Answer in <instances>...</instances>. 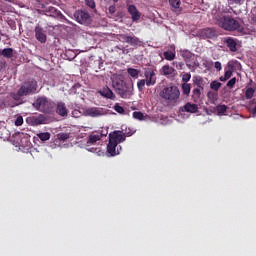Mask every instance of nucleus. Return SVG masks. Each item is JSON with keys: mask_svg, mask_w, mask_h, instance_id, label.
<instances>
[{"mask_svg": "<svg viewBox=\"0 0 256 256\" xmlns=\"http://www.w3.org/2000/svg\"><path fill=\"white\" fill-rule=\"evenodd\" d=\"M182 57L189 69H191V64H189V61H191V57H193V54L189 50H183L182 51Z\"/></svg>", "mask_w": 256, "mask_h": 256, "instance_id": "25", "label": "nucleus"}, {"mask_svg": "<svg viewBox=\"0 0 256 256\" xmlns=\"http://www.w3.org/2000/svg\"><path fill=\"white\" fill-rule=\"evenodd\" d=\"M224 77H226L227 80L231 79V77H233V71L226 69L224 73Z\"/></svg>", "mask_w": 256, "mask_h": 256, "instance_id": "44", "label": "nucleus"}, {"mask_svg": "<svg viewBox=\"0 0 256 256\" xmlns=\"http://www.w3.org/2000/svg\"><path fill=\"white\" fill-rule=\"evenodd\" d=\"M253 95H255V90L249 87L245 92L246 99H253Z\"/></svg>", "mask_w": 256, "mask_h": 256, "instance_id": "34", "label": "nucleus"}, {"mask_svg": "<svg viewBox=\"0 0 256 256\" xmlns=\"http://www.w3.org/2000/svg\"><path fill=\"white\" fill-rule=\"evenodd\" d=\"M37 137L40 139V141H49L51 139V133L41 132L37 134Z\"/></svg>", "mask_w": 256, "mask_h": 256, "instance_id": "28", "label": "nucleus"}, {"mask_svg": "<svg viewBox=\"0 0 256 256\" xmlns=\"http://www.w3.org/2000/svg\"><path fill=\"white\" fill-rule=\"evenodd\" d=\"M74 19L80 25H91V14L85 10H77L74 13Z\"/></svg>", "mask_w": 256, "mask_h": 256, "instance_id": "8", "label": "nucleus"}, {"mask_svg": "<svg viewBox=\"0 0 256 256\" xmlns=\"http://www.w3.org/2000/svg\"><path fill=\"white\" fill-rule=\"evenodd\" d=\"M49 11H50L51 13H57V8H55V7H49Z\"/></svg>", "mask_w": 256, "mask_h": 256, "instance_id": "50", "label": "nucleus"}, {"mask_svg": "<svg viewBox=\"0 0 256 256\" xmlns=\"http://www.w3.org/2000/svg\"><path fill=\"white\" fill-rule=\"evenodd\" d=\"M36 111H40V113H46L51 115L53 113V109L55 107V103L49 101L47 97H39L36 101L32 104Z\"/></svg>", "mask_w": 256, "mask_h": 256, "instance_id": "4", "label": "nucleus"}, {"mask_svg": "<svg viewBox=\"0 0 256 256\" xmlns=\"http://www.w3.org/2000/svg\"><path fill=\"white\" fill-rule=\"evenodd\" d=\"M57 139L59 141H67V139H69V133H59Z\"/></svg>", "mask_w": 256, "mask_h": 256, "instance_id": "38", "label": "nucleus"}, {"mask_svg": "<svg viewBox=\"0 0 256 256\" xmlns=\"http://www.w3.org/2000/svg\"><path fill=\"white\" fill-rule=\"evenodd\" d=\"M56 113L60 115V117H67L69 110H67V106L64 102H58L56 105Z\"/></svg>", "mask_w": 256, "mask_h": 256, "instance_id": "18", "label": "nucleus"}, {"mask_svg": "<svg viewBox=\"0 0 256 256\" xmlns=\"http://www.w3.org/2000/svg\"><path fill=\"white\" fill-rule=\"evenodd\" d=\"M4 123H5V122H1V121H0V133H1V131H3V129H5V126H3Z\"/></svg>", "mask_w": 256, "mask_h": 256, "instance_id": "51", "label": "nucleus"}, {"mask_svg": "<svg viewBox=\"0 0 256 256\" xmlns=\"http://www.w3.org/2000/svg\"><path fill=\"white\" fill-rule=\"evenodd\" d=\"M237 65H241L239 63V61H237V60L229 61L228 64H227L228 71L234 72L235 69H237Z\"/></svg>", "mask_w": 256, "mask_h": 256, "instance_id": "29", "label": "nucleus"}, {"mask_svg": "<svg viewBox=\"0 0 256 256\" xmlns=\"http://www.w3.org/2000/svg\"><path fill=\"white\" fill-rule=\"evenodd\" d=\"M159 97L167 103L168 107H176L181 99V90L178 86L170 84L159 92Z\"/></svg>", "mask_w": 256, "mask_h": 256, "instance_id": "1", "label": "nucleus"}, {"mask_svg": "<svg viewBox=\"0 0 256 256\" xmlns=\"http://www.w3.org/2000/svg\"><path fill=\"white\" fill-rule=\"evenodd\" d=\"M85 4L87 7H90V9H95L96 7L95 0H85Z\"/></svg>", "mask_w": 256, "mask_h": 256, "instance_id": "42", "label": "nucleus"}, {"mask_svg": "<svg viewBox=\"0 0 256 256\" xmlns=\"http://www.w3.org/2000/svg\"><path fill=\"white\" fill-rule=\"evenodd\" d=\"M14 125H16V127H21V125H23V116H17Z\"/></svg>", "mask_w": 256, "mask_h": 256, "instance_id": "40", "label": "nucleus"}, {"mask_svg": "<svg viewBox=\"0 0 256 256\" xmlns=\"http://www.w3.org/2000/svg\"><path fill=\"white\" fill-rule=\"evenodd\" d=\"M182 93L184 95H189L191 93V84L183 83L182 84Z\"/></svg>", "mask_w": 256, "mask_h": 256, "instance_id": "32", "label": "nucleus"}, {"mask_svg": "<svg viewBox=\"0 0 256 256\" xmlns=\"http://www.w3.org/2000/svg\"><path fill=\"white\" fill-rule=\"evenodd\" d=\"M192 81L194 86L197 87L192 91V99L194 103H199L201 101V91L205 89V80L201 76H193Z\"/></svg>", "mask_w": 256, "mask_h": 256, "instance_id": "5", "label": "nucleus"}, {"mask_svg": "<svg viewBox=\"0 0 256 256\" xmlns=\"http://www.w3.org/2000/svg\"><path fill=\"white\" fill-rule=\"evenodd\" d=\"M216 25H218V27H221V29H224V31H238L239 33L243 31V26L241 25V23L229 16H224L220 18L218 22H216Z\"/></svg>", "mask_w": 256, "mask_h": 256, "instance_id": "3", "label": "nucleus"}, {"mask_svg": "<svg viewBox=\"0 0 256 256\" xmlns=\"http://www.w3.org/2000/svg\"><path fill=\"white\" fill-rule=\"evenodd\" d=\"M38 88L39 84L37 83V81L35 79H31L24 82L19 89L20 91H22L25 97H28V95H35Z\"/></svg>", "mask_w": 256, "mask_h": 256, "instance_id": "6", "label": "nucleus"}, {"mask_svg": "<svg viewBox=\"0 0 256 256\" xmlns=\"http://www.w3.org/2000/svg\"><path fill=\"white\" fill-rule=\"evenodd\" d=\"M145 83H147L145 79H141L137 82L138 91H143V89H145Z\"/></svg>", "mask_w": 256, "mask_h": 256, "instance_id": "36", "label": "nucleus"}, {"mask_svg": "<svg viewBox=\"0 0 256 256\" xmlns=\"http://www.w3.org/2000/svg\"><path fill=\"white\" fill-rule=\"evenodd\" d=\"M175 73V68L171 67L169 64L164 65L161 69V74L165 77H169V75H173Z\"/></svg>", "mask_w": 256, "mask_h": 256, "instance_id": "24", "label": "nucleus"}, {"mask_svg": "<svg viewBox=\"0 0 256 256\" xmlns=\"http://www.w3.org/2000/svg\"><path fill=\"white\" fill-rule=\"evenodd\" d=\"M235 83H237V78H231L228 82H227V87H229V89H233V87H235Z\"/></svg>", "mask_w": 256, "mask_h": 256, "instance_id": "39", "label": "nucleus"}, {"mask_svg": "<svg viewBox=\"0 0 256 256\" xmlns=\"http://www.w3.org/2000/svg\"><path fill=\"white\" fill-rule=\"evenodd\" d=\"M127 135H128L129 137H131V135H133V133H129V132H128Z\"/></svg>", "mask_w": 256, "mask_h": 256, "instance_id": "54", "label": "nucleus"}, {"mask_svg": "<svg viewBox=\"0 0 256 256\" xmlns=\"http://www.w3.org/2000/svg\"><path fill=\"white\" fill-rule=\"evenodd\" d=\"M133 117L134 119H138V121H143V119H145V115L143 114V112H133Z\"/></svg>", "mask_w": 256, "mask_h": 256, "instance_id": "35", "label": "nucleus"}, {"mask_svg": "<svg viewBox=\"0 0 256 256\" xmlns=\"http://www.w3.org/2000/svg\"><path fill=\"white\" fill-rule=\"evenodd\" d=\"M127 139V135L123 133V131H114L109 134V141H112L116 145H119V143H123Z\"/></svg>", "mask_w": 256, "mask_h": 256, "instance_id": "11", "label": "nucleus"}, {"mask_svg": "<svg viewBox=\"0 0 256 256\" xmlns=\"http://www.w3.org/2000/svg\"><path fill=\"white\" fill-rule=\"evenodd\" d=\"M23 141L26 142V146L29 147L31 145V142L29 140H27V138H24L21 140V145H23Z\"/></svg>", "mask_w": 256, "mask_h": 256, "instance_id": "49", "label": "nucleus"}, {"mask_svg": "<svg viewBox=\"0 0 256 256\" xmlns=\"http://www.w3.org/2000/svg\"><path fill=\"white\" fill-rule=\"evenodd\" d=\"M201 37H206V39H213V37L217 36V32L215 28H204L200 31Z\"/></svg>", "mask_w": 256, "mask_h": 256, "instance_id": "19", "label": "nucleus"}, {"mask_svg": "<svg viewBox=\"0 0 256 256\" xmlns=\"http://www.w3.org/2000/svg\"><path fill=\"white\" fill-rule=\"evenodd\" d=\"M252 21H253V23H256V15L252 16Z\"/></svg>", "mask_w": 256, "mask_h": 256, "instance_id": "53", "label": "nucleus"}, {"mask_svg": "<svg viewBox=\"0 0 256 256\" xmlns=\"http://www.w3.org/2000/svg\"><path fill=\"white\" fill-rule=\"evenodd\" d=\"M164 55V59H166V61H173L175 59V53L171 52V51H166L163 53Z\"/></svg>", "mask_w": 256, "mask_h": 256, "instance_id": "33", "label": "nucleus"}, {"mask_svg": "<svg viewBox=\"0 0 256 256\" xmlns=\"http://www.w3.org/2000/svg\"><path fill=\"white\" fill-rule=\"evenodd\" d=\"M184 111H186V113H197V111H199V106L188 102L184 105Z\"/></svg>", "mask_w": 256, "mask_h": 256, "instance_id": "22", "label": "nucleus"}, {"mask_svg": "<svg viewBox=\"0 0 256 256\" xmlns=\"http://www.w3.org/2000/svg\"><path fill=\"white\" fill-rule=\"evenodd\" d=\"M207 97H208V99H215V93H213V92H208V93H207Z\"/></svg>", "mask_w": 256, "mask_h": 256, "instance_id": "48", "label": "nucleus"}, {"mask_svg": "<svg viewBox=\"0 0 256 256\" xmlns=\"http://www.w3.org/2000/svg\"><path fill=\"white\" fill-rule=\"evenodd\" d=\"M168 3L174 11H183V8H181V0H168Z\"/></svg>", "mask_w": 256, "mask_h": 256, "instance_id": "23", "label": "nucleus"}, {"mask_svg": "<svg viewBox=\"0 0 256 256\" xmlns=\"http://www.w3.org/2000/svg\"><path fill=\"white\" fill-rule=\"evenodd\" d=\"M26 121L29 125H32V127H36L37 125H45V123H47V118L45 115L38 114L27 117Z\"/></svg>", "mask_w": 256, "mask_h": 256, "instance_id": "9", "label": "nucleus"}, {"mask_svg": "<svg viewBox=\"0 0 256 256\" xmlns=\"http://www.w3.org/2000/svg\"><path fill=\"white\" fill-rule=\"evenodd\" d=\"M118 37L122 43H128V45H131V47H142L143 45V41L139 39V37L135 36L134 34L132 35L119 34Z\"/></svg>", "mask_w": 256, "mask_h": 256, "instance_id": "7", "label": "nucleus"}, {"mask_svg": "<svg viewBox=\"0 0 256 256\" xmlns=\"http://www.w3.org/2000/svg\"><path fill=\"white\" fill-rule=\"evenodd\" d=\"M185 67V63L183 62H176V69L181 70Z\"/></svg>", "mask_w": 256, "mask_h": 256, "instance_id": "47", "label": "nucleus"}, {"mask_svg": "<svg viewBox=\"0 0 256 256\" xmlns=\"http://www.w3.org/2000/svg\"><path fill=\"white\" fill-rule=\"evenodd\" d=\"M214 67H215L216 71H221L223 69V67L221 66V62H219V61L214 63Z\"/></svg>", "mask_w": 256, "mask_h": 256, "instance_id": "46", "label": "nucleus"}, {"mask_svg": "<svg viewBox=\"0 0 256 256\" xmlns=\"http://www.w3.org/2000/svg\"><path fill=\"white\" fill-rule=\"evenodd\" d=\"M183 83H189L191 81V73H185L182 75Z\"/></svg>", "mask_w": 256, "mask_h": 256, "instance_id": "41", "label": "nucleus"}, {"mask_svg": "<svg viewBox=\"0 0 256 256\" xmlns=\"http://www.w3.org/2000/svg\"><path fill=\"white\" fill-rule=\"evenodd\" d=\"M0 55H1V51H0Z\"/></svg>", "mask_w": 256, "mask_h": 256, "instance_id": "56", "label": "nucleus"}, {"mask_svg": "<svg viewBox=\"0 0 256 256\" xmlns=\"http://www.w3.org/2000/svg\"><path fill=\"white\" fill-rule=\"evenodd\" d=\"M112 87L121 99H131V97H133V82H127L121 78H116L112 81Z\"/></svg>", "mask_w": 256, "mask_h": 256, "instance_id": "2", "label": "nucleus"}, {"mask_svg": "<svg viewBox=\"0 0 256 256\" xmlns=\"http://www.w3.org/2000/svg\"><path fill=\"white\" fill-rule=\"evenodd\" d=\"M224 43L226 44V46L228 47V49L232 52V53H236L237 51V39L228 37L224 40Z\"/></svg>", "mask_w": 256, "mask_h": 256, "instance_id": "20", "label": "nucleus"}, {"mask_svg": "<svg viewBox=\"0 0 256 256\" xmlns=\"http://www.w3.org/2000/svg\"><path fill=\"white\" fill-rule=\"evenodd\" d=\"M85 113L86 115H88V117H101L105 115L103 108H97V107L88 108L86 109Z\"/></svg>", "mask_w": 256, "mask_h": 256, "instance_id": "14", "label": "nucleus"}, {"mask_svg": "<svg viewBox=\"0 0 256 256\" xmlns=\"http://www.w3.org/2000/svg\"><path fill=\"white\" fill-rule=\"evenodd\" d=\"M227 109L228 107L225 104L216 106L218 115H225V113H227Z\"/></svg>", "mask_w": 256, "mask_h": 256, "instance_id": "30", "label": "nucleus"}, {"mask_svg": "<svg viewBox=\"0 0 256 256\" xmlns=\"http://www.w3.org/2000/svg\"><path fill=\"white\" fill-rule=\"evenodd\" d=\"M103 137H107V134L93 133L88 136L87 145H96L97 141H101Z\"/></svg>", "mask_w": 256, "mask_h": 256, "instance_id": "15", "label": "nucleus"}, {"mask_svg": "<svg viewBox=\"0 0 256 256\" xmlns=\"http://www.w3.org/2000/svg\"><path fill=\"white\" fill-rule=\"evenodd\" d=\"M35 38L39 41V43H47V34L45 30L40 25H36L35 29Z\"/></svg>", "mask_w": 256, "mask_h": 256, "instance_id": "12", "label": "nucleus"}, {"mask_svg": "<svg viewBox=\"0 0 256 256\" xmlns=\"http://www.w3.org/2000/svg\"><path fill=\"white\" fill-rule=\"evenodd\" d=\"M115 11H117V8L115 7V5L109 6V8H108V13H109L110 15H113V14L115 13Z\"/></svg>", "mask_w": 256, "mask_h": 256, "instance_id": "45", "label": "nucleus"}, {"mask_svg": "<svg viewBox=\"0 0 256 256\" xmlns=\"http://www.w3.org/2000/svg\"><path fill=\"white\" fill-rule=\"evenodd\" d=\"M229 5H242L245 0H227Z\"/></svg>", "mask_w": 256, "mask_h": 256, "instance_id": "43", "label": "nucleus"}, {"mask_svg": "<svg viewBox=\"0 0 256 256\" xmlns=\"http://www.w3.org/2000/svg\"><path fill=\"white\" fill-rule=\"evenodd\" d=\"M220 81L225 82V81H227V78L225 76H221Z\"/></svg>", "mask_w": 256, "mask_h": 256, "instance_id": "52", "label": "nucleus"}, {"mask_svg": "<svg viewBox=\"0 0 256 256\" xmlns=\"http://www.w3.org/2000/svg\"><path fill=\"white\" fill-rule=\"evenodd\" d=\"M0 34H1V30H0ZM0 41H1V36H0Z\"/></svg>", "mask_w": 256, "mask_h": 256, "instance_id": "55", "label": "nucleus"}, {"mask_svg": "<svg viewBox=\"0 0 256 256\" xmlns=\"http://www.w3.org/2000/svg\"><path fill=\"white\" fill-rule=\"evenodd\" d=\"M145 81L147 87H151L157 83V78L155 77V70L153 68H146L144 71Z\"/></svg>", "mask_w": 256, "mask_h": 256, "instance_id": "10", "label": "nucleus"}, {"mask_svg": "<svg viewBox=\"0 0 256 256\" xmlns=\"http://www.w3.org/2000/svg\"><path fill=\"white\" fill-rule=\"evenodd\" d=\"M10 97L16 101V103L14 105H12V107H15L17 105H21L23 103V99L22 97H25L24 94L22 93L21 89L19 88L17 92H12L10 93Z\"/></svg>", "mask_w": 256, "mask_h": 256, "instance_id": "17", "label": "nucleus"}, {"mask_svg": "<svg viewBox=\"0 0 256 256\" xmlns=\"http://www.w3.org/2000/svg\"><path fill=\"white\" fill-rule=\"evenodd\" d=\"M117 147H119V144H116V142L109 140V143L107 145V153H109L111 157H115L116 155H119L120 151H119V148Z\"/></svg>", "mask_w": 256, "mask_h": 256, "instance_id": "16", "label": "nucleus"}, {"mask_svg": "<svg viewBox=\"0 0 256 256\" xmlns=\"http://www.w3.org/2000/svg\"><path fill=\"white\" fill-rule=\"evenodd\" d=\"M114 111H116V113H120V115H124L125 114V108H123V106L116 104L114 106Z\"/></svg>", "mask_w": 256, "mask_h": 256, "instance_id": "37", "label": "nucleus"}, {"mask_svg": "<svg viewBox=\"0 0 256 256\" xmlns=\"http://www.w3.org/2000/svg\"><path fill=\"white\" fill-rule=\"evenodd\" d=\"M127 73L133 79H137L139 77V73H141V71H139L138 69H135V68H128Z\"/></svg>", "mask_w": 256, "mask_h": 256, "instance_id": "27", "label": "nucleus"}, {"mask_svg": "<svg viewBox=\"0 0 256 256\" xmlns=\"http://www.w3.org/2000/svg\"><path fill=\"white\" fill-rule=\"evenodd\" d=\"M100 95L102 97H105L106 99H115V94L113 93V90L110 89L109 87H104L100 91Z\"/></svg>", "mask_w": 256, "mask_h": 256, "instance_id": "21", "label": "nucleus"}, {"mask_svg": "<svg viewBox=\"0 0 256 256\" xmlns=\"http://www.w3.org/2000/svg\"><path fill=\"white\" fill-rule=\"evenodd\" d=\"M128 13L131 15V19L134 23H137L141 19V13L137 10L135 5L128 6Z\"/></svg>", "mask_w": 256, "mask_h": 256, "instance_id": "13", "label": "nucleus"}, {"mask_svg": "<svg viewBox=\"0 0 256 256\" xmlns=\"http://www.w3.org/2000/svg\"><path fill=\"white\" fill-rule=\"evenodd\" d=\"M221 85V82L214 80L210 83V89L213 91H219V89H221Z\"/></svg>", "mask_w": 256, "mask_h": 256, "instance_id": "31", "label": "nucleus"}, {"mask_svg": "<svg viewBox=\"0 0 256 256\" xmlns=\"http://www.w3.org/2000/svg\"><path fill=\"white\" fill-rule=\"evenodd\" d=\"M1 55H3L6 59H11L13 57V48H4L1 51Z\"/></svg>", "mask_w": 256, "mask_h": 256, "instance_id": "26", "label": "nucleus"}]
</instances>
